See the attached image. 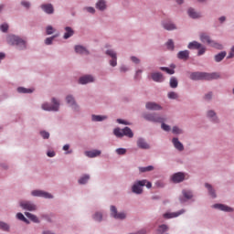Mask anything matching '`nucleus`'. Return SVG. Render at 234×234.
Wrapping results in <instances>:
<instances>
[{"label":"nucleus","instance_id":"nucleus-58","mask_svg":"<svg viewBox=\"0 0 234 234\" xmlns=\"http://www.w3.org/2000/svg\"><path fill=\"white\" fill-rule=\"evenodd\" d=\"M131 60L133 61V63H135L136 65L140 63L139 58L136 57H131Z\"/></svg>","mask_w":234,"mask_h":234},{"label":"nucleus","instance_id":"nucleus-23","mask_svg":"<svg viewBox=\"0 0 234 234\" xmlns=\"http://www.w3.org/2000/svg\"><path fill=\"white\" fill-rule=\"evenodd\" d=\"M152 80L154 81L162 82L164 81V75L160 72L152 73Z\"/></svg>","mask_w":234,"mask_h":234},{"label":"nucleus","instance_id":"nucleus-30","mask_svg":"<svg viewBox=\"0 0 234 234\" xmlns=\"http://www.w3.org/2000/svg\"><path fill=\"white\" fill-rule=\"evenodd\" d=\"M17 92H20V94H30L34 92V90L19 87L17 88Z\"/></svg>","mask_w":234,"mask_h":234},{"label":"nucleus","instance_id":"nucleus-8","mask_svg":"<svg viewBox=\"0 0 234 234\" xmlns=\"http://www.w3.org/2000/svg\"><path fill=\"white\" fill-rule=\"evenodd\" d=\"M33 197H41L42 198H54L52 194L45 192L43 190H34L31 192Z\"/></svg>","mask_w":234,"mask_h":234},{"label":"nucleus","instance_id":"nucleus-10","mask_svg":"<svg viewBox=\"0 0 234 234\" xmlns=\"http://www.w3.org/2000/svg\"><path fill=\"white\" fill-rule=\"evenodd\" d=\"M106 54L112 57V59L110 60V65L112 67H116V65H118L116 53L112 49H109L106 51Z\"/></svg>","mask_w":234,"mask_h":234},{"label":"nucleus","instance_id":"nucleus-36","mask_svg":"<svg viewBox=\"0 0 234 234\" xmlns=\"http://www.w3.org/2000/svg\"><path fill=\"white\" fill-rule=\"evenodd\" d=\"M113 134H115L117 138H123V129L115 128Z\"/></svg>","mask_w":234,"mask_h":234},{"label":"nucleus","instance_id":"nucleus-17","mask_svg":"<svg viewBox=\"0 0 234 234\" xmlns=\"http://www.w3.org/2000/svg\"><path fill=\"white\" fill-rule=\"evenodd\" d=\"M177 58L178 59H183L184 61H187V59H189V50L179 51L177 53Z\"/></svg>","mask_w":234,"mask_h":234},{"label":"nucleus","instance_id":"nucleus-47","mask_svg":"<svg viewBox=\"0 0 234 234\" xmlns=\"http://www.w3.org/2000/svg\"><path fill=\"white\" fill-rule=\"evenodd\" d=\"M166 47H167V48H168V50H174V48H175V44L173 43V40H168L167 42H166Z\"/></svg>","mask_w":234,"mask_h":234},{"label":"nucleus","instance_id":"nucleus-49","mask_svg":"<svg viewBox=\"0 0 234 234\" xmlns=\"http://www.w3.org/2000/svg\"><path fill=\"white\" fill-rule=\"evenodd\" d=\"M0 30L2 32H8V24L4 23L0 26Z\"/></svg>","mask_w":234,"mask_h":234},{"label":"nucleus","instance_id":"nucleus-44","mask_svg":"<svg viewBox=\"0 0 234 234\" xmlns=\"http://www.w3.org/2000/svg\"><path fill=\"white\" fill-rule=\"evenodd\" d=\"M160 70H163L164 72H166V74H175V69H171L169 68L166 67H161Z\"/></svg>","mask_w":234,"mask_h":234},{"label":"nucleus","instance_id":"nucleus-22","mask_svg":"<svg viewBox=\"0 0 234 234\" xmlns=\"http://www.w3.org/2000/svg\"><path fill=\"white\" fill-rule=\"evenodd\" d=\"M174 147L177 149V151H184V144L178 141V138H173L172 140Z\"/></svg>","mask_w":234,"mask_h":234},{"label":"nucleus","instance_id":"nucleus-1","mask_svg":"<svg viewBox=\"0 0 234 234\" xmlns=\"http://www.w3.org/2000/svg\"><path fill=\"white\" fill-rule=\"evenodd\" d=\"M146 186L147 189H151L153 187V184L147 181V179H143L140 181H136L132 186V191L135 195H142L144 193V186Z\"/></svg>","mask_w":234,"mask_h":234},{"label":"nucleus","instance_id":"nucleus-60","mask_svg":"<svg viewBox=\"0 0 234 234\" xmlns=\"http://www.w3.org/2000/svg\"><path fill=\"white\" fill-rule=\"evenodd\" d=\"M213 96V93L209 92L207 95H205V100L209 101Z\"/></svg>","mask_w":234,"mask_h":234},{"label":"nucleus","instance_id":"nucleus-12","mask_svg":"<svg viewBox=\"0 0 234 234\" xmlns=\"http://www.w3.org/2000/svg\"><path fill=\"white\" fill-rule=\"evenodd\" d=\"M92 81H94V77L90 75H85L80 77L79 80V83H80V85H87V83H92Z\"/></svg>","mask_w":234,"mask_h":234},{"label":"nucleus","instance_id":"nucleus-53","mask_svg":"<svg viewBox=\"0 0 234 234\" xmlns=\"http://www.w3.org/2000/svg\"><path fill=\"white\" fill-rule=\"evenodd\" d=\"M55 37H56V36L46 38V40H45L46 45H52V41H54Z\"/></svg>","mask_w":234,"mask_h":234},{"label":"nucleus","instance_id":"nucleus-37","mask_svg":"<svg viewBox=\"0 0 234 234\" xmlns=\"http://www.w3.org/2000/svg\"><path fill=\"white\" fill-rule=\"evenodd\" d=\"M170 87L172 89H176V87H178V80H176V78L172 77L170 79Z\"/></svg>","mask_w":234,"mask_h":234},{"label":"nucleus","instance_id":"nucleus-14","mask_svg":"<svg viewBox=\"0 0 234 234\" xmlns=\"http://www.w3.org/2000/svg\"><path fill=\"white\" fill-rule=\"evenodd\" d=\"M185 178H186V176L182 172L176 173L172 176V180L173 182H175V184H179V182H184Z\"/></svg>","mask_w":234,"mask_h":234},{"label":"nucleus","instance_id":"nucleus-56","mask_svg":"<svg viewBox=\"0 0 234 234\" xmlns=\"http://www.w3.org/2000/svg\"><path fill=\"white\" fill-rule=\"evenodd\" d=\"M21 5H22V6H25V8H30V2L22 1Z\"/></svg>","mask_w":234,"mask_h":234},{"label":"nucleus","instance_id":"nucleus-51","mask_svg":"<svg viewBox=\"0 0 234 234\" xmlns=\"http://www.w3.org/2000/svg\"><path fill=\"white\" fill-rule=\"evenodd\" d=\"M161 123H162V124H161V128L163 129V131H166V132L171 131V126H169V125L164 123V122H161Z\"/></svg>","mask_w":234,"mask_h":234},{"label":"nucleus","instance_id":"nucleus-19","mask_svg":"<svg viewBox=\"0 0 234 234\" xmlns=\"http://www.w3.org/2000/svg\"><path fill=\"white\" fill-rule=\"evenodd\" d=\"M189 17H192V19H198V17H202V15L200 13L195 11L193 8H189L188 11Z\"/></svg>","mask_w":234,"mask_h":234},{"label":"nucleus","instance_id":"nucleus-15","mask_svg":"<svg viewBox=\"0 0 234 234\" xmlns=\"http://www.w3.org/2000/svg\"><path fill=\"white\" fill-rule=\"evenodd\" d=\"M186 213V210L181 209L178 212H173V213H165L163 215L164 218H175L176 217H180V215Z\"/></svg>","mask_w":234,"mask_h":234},{"label":"nucleus","instance_id":"nucleus-34","mask_svg":"<svg viewBox=\"0 0 234 234\" xmlns=\"http://www.w3.org/2000/svg\"><path fill=\"white\" fill-rule=\"evenodd\" d=\"M92 122H103V120H107V116L105 115H92Z\"/></svg>","mask_w":234,"mask_h":234},{"label":"nucleus","instance_id":"nucleus-29","mask_svg":"<svg viewBox=\"0 0 234 234\" xmlns=\"http://www.w3.org/2000/svg\"><path fill=\"white\" fill-rule=\"evenodd\" d=\"M202 47V44L197 42V41H193V42H190L188 44V48L190 49H197L198 50V48H200Z\"/></svg>","mask_w":234,"mask_h":234},{"label":"nucleus","instance_id":"nucleus-20","mask_svg":"<svg viewBox=\"0 0 234 234\" xmlns=\"http://www.w3.org/2000/svg\"><path fill=\"white\" fill-rule=\"evenodd\" d=\"M41 8L46 14H54V6L51 4L42 5Z\"/></svg>","mask_w":234,"mask_h":234},{"label":"nucleus","instance_id":"nucleus-35","mask_svg":"<svg viewBox=\"0 0 234 234\" xmlns=\"http://www.w3.org/2000/svg\"><path fill=\"white\" fill-rule=\"evenodd\" d=\"M205 186L207 187V189L209 192V195L212 197V198H217V194H215V190L213 189V187L211 186V185L209 184H206Z\"/></svg>","mask_w":234,"mask_h":234},{"label":"nucleus","instance_id":"nucleus-54","mask_svg":"<svg viewBox=\"0 0 234 234\" xmlns=\"http://www.w3.org/2000/svg\"><path fill=\"white\" fill-rule=\"evenodd\" d=\"M117 154H125L127 153V150L125 148H119L116 150Z\"/></svg>","mask_w":234,"mask_h":234},{"label":"nucleus","instance_id":"nucleus-61","mask_svg":"<svg viewBox=\"0 0 234 234\" xmlns=\"http://www.w3.org/2000/svg\"><path fill=\"white\" fill-rule=\"evenodd\" d=\"M118 123H122L123 125H129V123L122 119L117 120Z\"/></svg>","mask_w":234,"mask_h":234},{"label":"nucleus","instance_id":"nucleus-27","mask_svg":"<svg viewBox=\"0 0 234 234\" xmlns=\"http://www.w3.org/2000/svg\"><path fill=\"white\" fill-rule=\"evenodd\" d=\"M25 215H26V217H27V218L32 220V222H35L37 224L39 223V218H37V216H36L32 213H29V212H26Z\"/></svg>","mask_w":234,"mask_h":234},{"label":"nucleus","instance_id":"nucleus-43","mask_svg":"<svg viewBox=\"0 0 234 234\" xmlns=\"http://www.w3.org/2000/svg\"><path fill=\"white\" fill-rule=\"evenodd\" d=\"M167 229H169V227H167V225L165 224H163V225H160L159 228H158V232L159 233H165V231H167Z\"/></svg>","mask_w":234,"mask_h":234},{"label":"nucleus","instance_id":"nucleus-31","mask_svg":"<svg viewBox=\"0 0 234 234\" xmlns=\"http://www.w3.org/2000/svg\"><path fill=\"white\" fill-rule=\"evenodd\" d=\"M75 52H77V54H89V51H87L83 46H76Z\"/></svg>","mask_w":234,"mask_h":234},{"label":"nucleus","instance_id":"nucleus-24","mask_svg":"<svg viewBox=\"0 0 234 234\" xmlns=\"http://www.w3.org/2000/svg\"><path fill=\"white\" fill-rule=\"evenodd\" d=\"M137 146L140 148V149H149L150 146L148 144H146L145 140L140 138L138 139L137 141Z\"/></svg>","mask_w":234,"mask_h":234},{"label":"nucleus","instance_id":"nucleus-62","mask_svg":"<svg viewBox=\"0 0 234 234\" xmlns=\"http://www.w3.org/2000/svg\"><path fill=\"white\" fill-rule=\"evenodd\" d=\"M48 156H49V158H54V156H56V153H54V152H48Z\"/></svg>","mask_w":234,"mask_h":234},{"label":"nucleus","instance_id":"nucleus-18","mask_svg":"<svg viewBox=\"0 0 234 234\" xmlns=\"http://www.w3.org/2000/svg\"><path fill=\"white\" fill-rule=\"evenodd\" d=\"M163 27H164L165 30H175V29H176V26H175V24H173L169 20L163 22Z\"/></svg>","mask_w":234,"mask_h":234},{"label":"nucleus","instance_id":"nucleus-52","mask_svg":"<svg viewBox=\"0 0 234 234\" xmlns=\"http://www.w3.org/2000/svg\"><path fill=\"white\" fill-rule=\"evenodd\" d=\"M172 133L174 134H181L182 133V130H180V128L176 127V126H174L173 129H172Z\"/></svg>","mask_w":234,"mask_h":234},{"label":"nucleus","instance_id":"nucleus-26","mask_svg":"<svg viewBox=\"0 0 234 234\" xmlns=\"http://www.w3.org/2000/svg\"><path fill=\"white\" fill-rule=\"evenodd\" d=\"M66 33L64 34V39H69V37H72L74 36V30L71 27H67L65 28Z\"/></svg>","mask_w":234,"mask_h":234},{"label":"nucleus","instance_id":"nucleus-41","mask_svg":"<svg viewBox=\"0 0 234 234\" xmlns=\"http://www.w3.org/2000/svg\"><path fill=\"white\" fill-rule=\"evenodd\" d=\"M93 218L94 220H96L97 222H101L102 218H103V214H101V212H97L93 215Z\"/></svg>","mask_w":234,"mask_h":234},{"label":"nucleus","instance_id":"nucleus-11","mask_svg":"<svg viewBox=\"0 0 234 234\" xmlns=\"http://www.w3.org/2000/svg\"><path fill=\"white\" fill-rule=\"evenodd\" d=\"M214 209H219V211H226L227 213H231L233 208L231 207L226 206L224 204H215L213 205Z\"/></svg>","mask_w":234,"mask_h":234},{"label":"nucleus","instance_id":"nucleus-59","mask_svg":"<svg viewBox=\"0 0 234 234\" xmlns=\"http://www.w3.org/2000/svg\"><path fill=\"white\" fill-rule=\"evenodd\" d=\"M87 12H89L90 14H94V12H96V10L94 9V7H86Z\"/></svg>","mask_w":234,"mask_h":234},{"label":"nucleus","instance_id":"nucleus-39","mask_svg":"<svg viewBox=\"0 0 234 234\" xmlns=\"http://www.w3.org/2000/svg\"><path fill=\"white\" fill-rule=\"evenodd\" d=\"M183 196L186 200H191V198H193V193L189 190H183Z\"/></svg>","mask_w":234,"mask_h":234},{"label":"nucleus","instance_id":"nucleus-55","mask_svg":"<svg viewBox=\"0 0 234 234\" xmlns=\"http://www.w3.org/2000/svg\"><path fill=\"white\" fill-rule=\"evenodd\" d=\"M203 54H206V48L201 47L198 50L197 56H202Z\"/></svg>","mask_w":234,"mask_h":234},{"label":"nucleus","instance_id":"nucleus-33","mask_svg":"<svg viewBox=\"0 0 234 234\" xmlns=\"http://www.w3.org/2000/svg\"><path fill=\"white\" fill-rule=\"evenodd\" d=\"M90 180V175H84L79 179V184L80 185H85Z\"/></svg>","mask_w":234,"mask_h":234},{"label":"nucleus","instance_id":"nucleus-13","mask_svg":"<svg viewBox=\"0 0 234 234\" xmlns=\"http://www.w3.org/2000/svg\"><path fill=\"white\" fill-rule=\"evenodd\" d=\"M145 107L148 111H162V106L156 102H146Z\"/></svg>","mask_w":234,"mask_h":234},{"label":"nucleus","instance_id":"nucleus-46","mask_svg":"<svg viewBox=\"0 0 234 234\" xmlns=\"http://www.w3.org/2000/svg\"><path fill=\"white\" fill-rule=\"evenodd\" d=\"M40 136H42L44 140H48V138H50V133H48V132L42 131L40 132Z\"/></svg>","mask_w":234,"mask_h":234},{"label":"nucleus","instance_id":"nucleus-42","mask_svg":"<svg viewBox=\"0 0 234 234\" xmlns=\"http://www.w3.org/2000/svg\"><path fill=\"white\" fill-rule=\"evenodd\" d=\"M16 218H18V220H22L23 222H26V224H30V222L28 221V219H27V218H25V216L23 215V213H17V214H16Z\"/></svg>","mask_w":234,"mask_h":234},{"label":"nucleus","instance_id":"nucleus-16","mask_svg":"<svg viewBox=\"0 0 234 234\" xmlns=\"http://www.w3.org/2000/svg\"><path fill=\"white\" fill-rule=\"evenodd\" d=\"M101 154V151L100 150H92V151H86L85 155L89 158H96V156H100Z\"/></svg>","mask_w":234,"mask_h":234},{"label":"nucleus","instance_id":"nucleus-3","mask_svg":"<svg viewBox=\"0 0 234 234\" xmlns=\"http://www.w3.org/2000/svg\"><path fill=\"white\" fill-rule=\"evenodd\" d=\"M7 43L9 45H16V47H18L19 50L27 48V42L23 40L21 37H16L15 35H10L7 37Z\"/></svg>","mask_w":234,"mask_h":234},{"label":"nucleus","instance_id":"nucleus-6","mask_svg":"<svg viewBox=\"0 0 234 234\" xmlns=\"http://www.w3.org/2000/svg\"><path fill=\"white\" fill-rule=\"evenodd\" d=\"M52 103H53L52 106L48 103L42 104L43 111H55V112L59 111V101H58L56 98L52 99Z\"/></svg>","mask_w":234,"mask_h":234},{"label":"nucleus","instance_id":"nucleus-4","mask_svg":"<svg viewBox=\"0 0 234 234\" xmlns=\"http://www.w3.org/2000/svg\"><path fill=\"white\" fill-rule=\"evenodd\" d=\"M143 118L147 122H152L153 123H164L166 120L165 117H163L158 113H144Z\"/></svg>","mask_w":234,"mask_h":234},{"label":"nucleus","instance_id":"nucleus-32","mask_svg":"<svg viewBox=\"0 0 234 234\" xmlns=\"http://www.w3.org/2000/svg\"><path fill=\"white\" fill-rule=\"evenodd\" d=\"M224 58H226V51H222V52L218 53V55H216L215 61L217 63H220V61H222V59H224Z\"/></svg>","mask_w":234,"mask_h":234},{"label":"nucleus","instance_id":"nucleus-9","mask_svg":"<svg viewBox=\"0 0 234 234\" xmlns=\"http://www.w3.org/2000/svg\"><path fill=\"white\" fill-rule=\"evenodd\" d=\"M20 206L23 209H27V211H36V209H37L36 205L30 201H22L20 202Z\"/></svg>","mask_w":234,"mask_h":234},{"label":"nucleus","instance_id":"nucleus-50","mask_svg":"<svg viewBox=\"0 0 234 234\" xmlns=\"http://www.w3.org/2000/svg\"><path fill=\"white\" fill-rule=\"evenodd\" d=\"M46 32H47L48 36L54 34V27H52V26H48Z\"/></svg>","mask_w":234,"mask_h":234},{"label":"nucleus","instance_id":"nucleus-40","mask_svg":"<svg viewBox=\"0 0 234 234\" xmlns=\"http://www.w3.org/2000/svg\"><path fill=\"white\" fill-rule=\"evenodd\" d=\"M0 229L3 231H10V226L3 221H0Z\"/></svg>","mask_w":234,"mask_h":234},{"label":"nucleus","instance_id":"nucleus-25","mask_svg":"<svg viewBox=\"0 0 234 234\" xmlns=\"http://www.w3.org/2000/svg\"><path fill=\"white\" fill-rule=\"evenodd\" d=\"M123 136H128V138H133L134 136V133H133V130L129 127H125L122 129Z\"/></svg>","mask_w":234,"mask_h":234},{"label":"nucleus","instance_id":"nucleus-48","mask_svg":"<svg viewBox=\"0 0 234 234\" xmlns=\"http://www.w3.org/2000/svg\"><path fill=\"white\" fill-rule=\"evenodd\" d=\"M168 98L170 100H176V98H178V94H176L175 91H171L168 93Z\"/></svg>","mask_w":234,"mask_h":234},{"label":"nucleus","instance_id":"nucleus-57","mask_svg":"<svg viewBox=\"0 0 234 234\" xmlns=\"http://www.w3.org/2000/svg\"><path fill=\"white\" fill-rule=\"evenodd\" d=\"M231 58H234V46L232 47L230 52L228 55V59H231Z\"/></svg>","mask_w":234,"mask_h":234},{"label":"nucleus","instance_id":"nucleus-2","mask_svg":"<svg viewBox=\"0 0 234 234\" xmlns=\"http://www.w3.org/2000/svg\"><path fill=\"white\" fill-rule=\"evenodd\" d=\"M218 78V74L217 73H206V72H192L190 74V80L194 81L200 80H217Z\"/></svg>","mask_w":234,"mask_h":234},{"label":"nucleus","instance_id":"nucleus-5","mask_svg":"<svg viewBox=\"0 0 234 234\" xmlns=\"http://www.w3.org/2000/svg\"><path fill=\"white\" fill-rule=\"evenodd\" d=\"M200 40L202 41V43H207V45H210V47L218 48V50H222L223 48L222 44L211 40V37H209L208 35L206 33H202L200 35Z\"/></svg>","mask_w":234,"mask_h":234},{"label":"nucleus","instance_id":"nucleus-45","mask_svg":"<svg viewBox=\"0 0 234 234\" xmlns=\"http://www.w3.org/2000/svg\"><path fill=\"white\" fill-rule=\"evenodd\" d=\"M208 118H212L213 122H217V114L213 111L207 112Z\"/></svg>","mask_w":234,"mask_h":234},{"label":"nucleus","instance_id":"nucleus-28","mask_svg":"<svg viewBox=\"0 0 234 234\" xmlns=\"http://www.w3.org/2000/svg\"><path fill=\"white\" fill-rule=\"evenodd\" d=\"M96 8H98V10H101V11L105 10V8H107V5L105 4V1L100 0L99 2H97Z\"/></svg>","mask_w":234,"mask_h":234},{"label":"nucleus","instance_id":"nucleus-64","mask_svg":"<svg viewBox=\"0 0 234 234\" xmlns=\"http://www.w3.org/2000/svg\"><path fill=\"white\" fill-rule=\"evenodd\" d=\"M219 21L220 23H224V21H226V16H220Z\"/></svg>","mask_w":234,"mask_h":234},{"label":"nucleus","instance_id":"nucleus-63","mask_svg":"<svg viewBox=\"0 0 234 234\" xmlns=\"http://www.w3.org/2000/svg\"><path fill=\"white\" fill-rule=\"evenodd\" d=\"M69 148H70V146L69 144H65L63 146V151H69Z\"/></svg>","mask_w":234,"mask_h":234},{"label":"nucleus","instance_id":"nucleus-21","mask_svg":"<svg viewBox=\"0 0 234 234\" xmlns=\"http://www.w3.org/2000/svg\"><path fill=\"white\" fill-rule=\"evenodd\" d=\"M66 101L69 105H71L73 109H78V104H76V101L74 100V97H72L71 95H68L66 97Z\"/></svg>","mask_w":234,"mask_h":234},{"label":"nucleus","instance_id":"nucleus-38","mask_svg":"<svg viewBox=\"0 0 234 234\" xmlns=\"http://www.w3.org/2000/svg\"><path fill=\"white\" fill-rule=\"evenodd\" d=\"M154 169V166H153V165H149V166H145V167H139L140 173H147L149 171H153Z\"/></svg>","mask_w":234,"mask_h":234},{"label":"nucleus","instance_id":"nucleus-7","mask_svg":"<svg viewBox=\"0 0 234 234\" xmlns=\"http://www.w3.org/2000/svg\"><path fill=\"white\" fill-rule=\"evenodd\" d=\"M111 215L113 217V218H117L119 220H123L127 215L123 212H119L118 209H116V207L112 206L111 207Z\"/></svg>","mask_w":234,"mask_h":234}]
</instances>
